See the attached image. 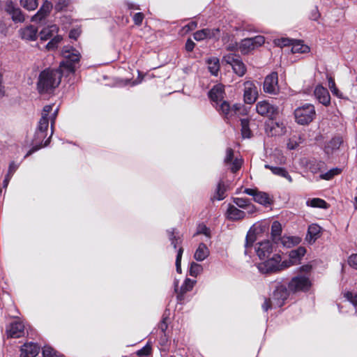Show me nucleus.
<instances>
[{"label": "nucleus", "mask_w": 357, "mask_h": 357, "mask_svg": "<svg viewBox=\"0 0 357 357\" xmlns=\"http://www.w3.org/2000/svg\"><path fill=\"white\" fill-rule=\"evenodd\" d=\"M61 70L46 69L42 71L39 75L38 89L39 93H49L56 88L61 79Z\"/></svg>", "instance_id": "obj_1"}, {"label": "nucleus", "mask_w": 357, "mask_h": 357, "mask_svg": "<svg viewBox=\"0 0 357 357\" xmlns=\"http://www.w3.org/2000/svg\"><path fill=\"white\" fill-rule=\"evenodd\" d=\"M63 61L60 63L61 70H66L68 73H74L81 58L78 50L71 46H65L62 50Z\"/></svg>", "instance_id": "obj_2"}, {"label": "nucleus", "mask_w": 357, "mask_h": 357, "mask_svg": "<svg viewBox=\"0 0 357 357\" xmlns=\"http://www.w3.org/2000/svg\"><path fill=\"white\" fill-rule=\"evenodd\" d=\"M296 121L300 125H307L316 116L315 107L312 104L305 103L294 111Z\"/></svg>", "instance_id": "obj_3"}, {"label": "nucleus", "mask_w": 357, "mask_h": 357, "mask_svg": "<svg viewBox=\"0 0 357 357\" xmlns=\"http://www.w3.org/2000/svg\"><path fill=\"white\" fill-rule=\"evenodd\" d=\"M58 31L59 28L55 24L47 26L40 31L39 36L41 40H47L52 38L46 45V48L48 50H54L57 47L58 44L61 41L62 37L61 36H54L57 33Z\"/></svg>", "instance_id": "obj_4"}, {"label": "nucleus", "mask_w": 357, "mask_h": 357, "mask_svg": "<svg viewBox=\"0 0 357 357\" xmlns=\"http://www.w3.org/2000/svg\"><path fill=\"white\" fill-rule=\"evenodd\" d=\"M262 261L257 264L259 271L263 274H269L278 272L279 262L281 261L280 255L275 254L271 258L261 259Z\"/></svg>", "instance_id": "obj_5"}, {"label": "nucleus", "mask_w": 357, "mask_h": 357, "mask_svg": "<svg viewBox=\"0 0 357 357\" xmlns=\"http://www.w3.org/2000/svg\"><path fill=\"white\" fill-rule=\"evenodd\" d=\"M222 61L230 65L237 75L242 77L245 74V66L239 56L229 53L223 56Z\"/></svg>", "instance_id": "obj_6"}, {"label": "nucleus", "mask_w": 357, "mask_h": 357, "mask_svg": "<svg viewBox=\"0 0 357 357\" xmlns=\"http://www.w3.org/2000/svg\"><path fill=\"white\" fill-rule=\"evenodd\" d=\"M265 42L262 36H257L253 38H248L242 40L239 44L238 49L242 54H246L255 48L260 47Z\"/></svg>", "instance_id": "obj_7"}, {"label": "nucleus", "mask_w": 357, "mask_h": 357, "mask_svg": "<svg viewBox=\"0 0 357 357\" xmlns=\"http://www.w3.org/2000/svg\"><path fill=\"white\" fill-rule=\"evenodd\" d=\"M311 286V282L308 278L305 276H296L293 278L289 282L288 288L290 291H307Z\"/></svg>", "instance_id": "obj_8"}, {"label": "nucleus", "mask_w": 357, "mask_h": 357, "mask_svg": "<svg viewBox=\"0 0 357 357\" xmlns=\"http://www.w3.org/2000/svg\"><path fill=\"white\" fill-rule=\"evenodd\" d=\"M256 112L262 116L272 119L278 113V107L267 100H261L256 104Z\"/></svg>", "instance_id": "obj_9"}, {"label": "nucleus", "mask_w": 357, "mask_h": 357, "mask_svg": "<svg viewBox=\"0 0 357 357\" xmlns=\"http://www.w3.org/2000/svg\"><path fill=\"white\" fill-rule=\"evenodd\" d=\"M47 135V133L36 130L34 137L32 140L33 146L31 150L28 151L25 157L30 155L32 153L40 149V148L47 146L50 142V139L52 135L50 134V137L46 139Z\"/></svg>", "instance_id": "obj_10"}, {"label": "nucleus", "mask_w": 357, "mask_h": 357, "mask_svg": "<svg viewBox=\"0 0 357 357\" xmlns=\"http://www.w3.org/2000/svg\"><path fill=\"white\" fill-rule=\"evenodd\" d=\"M224 164L225 166L228 167L232 172L236 173L241 169L243 165V160L241 158H234L233 149L231 148H227L224 158Z\"/></svg>", "instance_id": "obj_11"}, {"label": "nucleus", "mask_w": 357, "mask_h": 357, "mask_svg": "<svg viewBox=\"0 0 357 357\" xmlns=\"http://www.w3.org/2000/svg\"><path fill=\"white\" fill-rule=\"evenodd\" d=\"M263 89L265 93L270 94H276L279 91L277 73L273 72L265 77Z\"/></svg>", "instance_id": "obj_12"}, {"label": "nucleus", "mask_w": 357, "mask_h": 357, "mask_svg": "<svg viewBox=\"0 0 357 357\" xmlns=\"http://www.w3.org/2000/svg\"><path fill=\"white\" fill-rule=\"evenodd\" d=\"M258 91L255 84L251 81L244 83V101L247 104H252L257 98Z\"/></svg>", "instance_id": "obj_13"}, {"label": "nucleus", "mask_w": 357, "mask_h": 357, "mask_svg": "<svg viewBox=\"0 0 357 357\" xmlns=\"http://www.w3.org/2000/svg\"><path fill=\"white\" fill-rule=\"evenodd\" d=\"M215 107L218 112L224 115L227 119H229L233 116L237 114L238 111L241 108L238 105H234L233 107H231L229 104L225 100L220 102Z\"/></svg>", "instance_id": "obj_14"}, {"label": "nucleus", "mask_w": 357, "mask_h": 357, "mask_svg": "<svg viewBox=\"0 0 357 357\" xmlns=\"http://www.w3.org/2000/svg\"><path fill=\"white\" fill-rule=\"evenodd\" d=\"M314 96L318 102L328 107L331 105V96L326 88L317 85L314 90Z\"/></svg>", "instance_id": "obj_15"}, {"label": "nucleus", "mask_w": 357, "mask_h": 357, "mask_svg": "<svg viewBox=\"0 0 357 357\" xmlns=\"http://www.w3.org/2000/svg\"><path fill=\"white\" fill-rule=\"evenodd\" d=\"M54 105H47L43 107L42 116L38 122L36 130L47 134L50 119L48 115L53 109Z\"/></svg>", "instance_id": "obj_16"}, {"label": "nucleus", "mask_w": 357, "mask_h": 357, "mask_svg": "<svg viewBox=\"0 0 357 357\" xmlns=\"http://www.w3.org/2000/svg\"><path fill=\"white\" fill-rule=\"evenodd\" d=\"M5 10L8 13L15 23L23 22L25 20L20 8L16 7L12 1L6 3Z\"/></svg>", "instance_id": "obj_17"}, {"label": "nucleus", "mask_w": 357, "mask_h": 357, "mask_svg": "<svg viewBox=\"0 0 357 357\" xmlns=\"http://www.w3.org/2000/svg\"><path fill=\"white\" fill-rule=\"evenodd\" d=\"M288 297L287 289L284 286L278 287L273 291L272 299L273 300V305L275 307H280L284 303V301Z\"/></svg>", "instance_id": "obj_18"}, {"label": "nucleus", "mask_w": 357, "mask_h": 357, "mask_svg": "<svg viewBox=\"0 0 357 357\" xmlns=\"http://www.w3.org/2000/svg\"><path fill=\"white\" fill-rule=\"evenodd\" d=\"M257 256L260 259H265L269 257L273 252V246L269 241L258 243L255 247Z\"/></svg>", "instance_id": "obj_19"}, {"label": "nucleus", "mask_w": 357, "mask_h": 357, "mask_svg": "<svg viewBox=\"0 0 357 357\" xmlns=\"http://www.w3.org/2000/svg\"><path fill=\"white\" fill-rule=\"evenodd\" d=\"M52 3L49 1H45L38 12L31 17V21L40 22L45 19L52 9Z\"/></svg>", "instance_id": "obj_20"}, {"label": "nucleus", "mask_w": 357, "mask_h": 357, "mask_svg": "<svg viewBox=\"0 0 357 357\" xmlns=\"http://www.w3.org/2000/svg\"><path fill=\"white\" fill-rule=\"evenodd\" d=\"M24 326L20 321L12 323L6 329L8 337L11 338H19L24 335Z\"/></svg>", "instance_id": "obj_21"}, {"label": "nucleus", "mask_w": 357, "mask_h": 357, "mask_svg": "<svg viewBox=\"0 0 357 357\" xmlns=\"http://www.w3.org/2000/svg\"><path fill=\"white\" fill-rule=\"evenodd\" d=\"M22 39L28 41H34L38 38V28L33 25H29L19 30Z\"/></svg>", "instance_id": "obj_22"}, {"label": "nucleus", "mask_w": 357, "mask_h": 357, "mask_svg": "<svg viewBox=\"0 0 357 357\" xmlns=\"http://www.w3.org/2000/svg\"><path fill=\"white\" fill-rule=\"evenodd\" d=\"M234 204L240 208H242L248 214L251 215L256 211V207L250 202L248 199L241 197L233 198Z\"/></svg>", "instance_id": "obj_23"}, {"label": "nucleus", "mask_w": 357, "mask_h": 357, "mask_svg": "<svg viewBox=\"0 0 357 357\" xmlns=\"http://www.w3.org/2000/svg\"><path fill=\"white\" fill-rule=\"evenodd\" d=\"M246 214L248 213L245 211L231 204H229L226 212L227 218L232 221L242 220L245 218Z\"/></svg>", "instance_id": "obj_24"}, {"label": "nucleus", "mask_w": 357, "mask_h": 357, "mask_svg": "<svg viewBox=\"0 0 357 357\" xmlns=\"http://www.w3.org/2000/svg\"><path fill=\"white\" fill-rule=\"evenodd\" d=\"M40 351V347L35 343H26L21 348L20 357H36Z\"/></svg>", "instance_id": "obj_25"}, {"label": "nucleus", "mask_w": 357, "mask_h": 357, "mask_svg": "<svg viewBox=\"0 0 357 357\" xmlns=\"http://www.w3.org/2000/svg\"><path fill=\"white\" fill-rule=\"evenodd\" d=\"M321 228L317 224H312L308 227L306 235V241L310 243H314L321 236Z\"/></svg>", "instance_id": "obj_26"}, {"label": "nucleus", "mask_w": 357, "mask_h": 357, "mask_svg": "<svg viewBox=\"0 0 357 357\" xmlns=\"http://www.w3.org/2000/svg\"><path fill=\"white\" fill-rule=\"evenodd\" d=\"M219 32L218 29H204L202 30H199L194 33V38L197 41H201L207 38H212L216 36L217 33Z\"/></svg>", "instance_id": "obj_27"}, {"label": "nucleus", "mask_w": 357, "mask_h": 357, "mask_svg": "<svg viewBox=\"0 0 357 357\" xmlns=\"http://www.w3.org/2000/svg\"><path fill=\"white\" fill-rule=\"evenodd\" d=\"M209 97L211 100L218 105L223 100L224 88L222 85L214 86L209 91Z\"/></svg>", "instance_id": "obj_28"}, {"label": "nucleus", "mask_w": 357, "mask_h": 357, "mask_svg": "<svg viewBox=\"0 0 357 357\" xmlns=\"http://www.w3.org/2000/svg\"><path fill=\"white\" fill-rule=\"evenodd\" d=\"M209 254L208 247L204 243H201L195 250L194 258L198 261H202L208 257Z\"/></svg>", "instance_id": "obj_29"}, {"label": "nucleus", "mask_w": 357, "mask_h": 357, "mask_svg": "<svg viewBox=\"0 0 357 357\" xmlns=\"http://www.w3.org/2000/svg\"><path fill=\"white\" fill-rule=\"evenodd\" d=\"M265 168L270 169L275 175L285 178L289 182H292V178L288 172L283 167H274L269 165H265Z\"/></svg>", "instance_id": "obj_30"}, {"label": "nucleus", "mask_w": 357, "mask_h": 357, "mask_svg": "<svg viewBox=\"0 0 357 357\" xmlns=\"http://www.w3.org/2000/svg\"><path fill=\"white\" fill-rule=\"evenodd\" d=\"M306 250L305 248L299 247L297 249L290 251L289 258L294 263L295 265H296L300 262Z\"/></svg>", "instance_id": "obj_31"}, {"label": "nucleus", "mask_w": 357, "mask_h": 357, "mask_svg": "<svg viewBox=\"0 0 357 357\" xmlns=\"http://www.w3.org/2000/svg\"><path fill=\"white\" fill-rule=\"evenodd\" d=\"M282 225L278 221H274L271 225V236L273 241L278 243L281 237Z\"/></svg>", "instance_id": "obj_32"}, {"label": "nucleus", "mask_w": 357, "mask_h": 357, "mask_svg": "<svg viewBox=\"0 0 357 357\" xmlns=\"http://www.w3.org/2000/svg\"><path fill=\"white\" fill-rule=\"evenodd\" d=\"M291 45L292 53H307L310 51V47L301 40H293Z\"/></svg>", "instance_id": "obj_33"}, {"label": "nucleus", "mask_w": 357, "mask_h": 357, "mask_svg": "<svg viewBox=\"0 0 357 357\" xmlns=\"http://www.w3.org/2000/svg\"><path fill=\"white\" fill-rule=\"evenodd\" d=\"M301 238L296 236H282L280 240V243L284 247L291 248L296 245L299 244Z\"/></svg>", "instance_id": "obj_34"}, {"label": "nucleus", "mask_w": 357, "mask_h": 357, "mask_svg": "<svg viewBox=\"0 0 357 357\" xmlns=\"http://www.w3.org/2000/svg\"><path fill=\"white\" fill-rule=\"evenodd\" d=\"M208 70L213 75H217L220 70L219 59L216 57H212L207 59Z\"/></svg>", "instance_id": "obj_35"}, {"label": "nucleus", "mask_w": 357, "mask_h": 357, "mask_svg": "<svg viewBox=\"0 0 357 357\" xmlns=\"http://www.w3.org/2000/svg\"><path fill=\"white\" fill-rule=\"evenodd\" d=\"M254 201L264 206H267L271 202L269 195L266 192L260 191H258L256 194Z\"/></svg>", "instance_id": "obj_36"}, {"label": "nucleus", "mask_w": 357, "mask_h": 357, "mask_svg": "<svg viewBox=\"0 0 357 357\" xmlns=\"http://www.w3.org/2000/svg\"><path fill=\"white\" fill-rule=\"evenodd\" d=\"M195 284V281L186 278L184 280L183 284L181 285L180 291L178 292V298H180L181 296H182L187 291H189L192 289Z\"/></svg>", "instance_id": "obj_37"}, {"label": "nucleus", "mask_w": 357, "mask_h": 357, "mask_svg": "<svg viewBox=\"0 0 357 357\" xmlns=\"http://www.w3.org/2000/svg\"><path fill=\"white\" fill-rule=\"evenodd\" d=\"M327 79L328 82V88L330 89L333 95L337 96L339 98H342V93H341L339 91V89L336 87L334 79L331 76L327 75Z\"/></svg>", "instance_id": "obj_38"}, {"label": "nucleus", "mask_w": 357, "mask_h": 357, "mask_svg": "<svg viewBox=\"0 0 357 357\" xmlns=\"http://www.w3.org/2000/svg\"><path fill=\"white\" fill-rule=\"evenodd\" d=\"M169 239L171 241V244L174 247V248H177V245L181 243V236L175 233V229H172L171 230L167 231Z\"/></svg>", "instance_id": "obj_39"}, {"label": "nucleus", "mask_w": 357, "mask_h": 357, "mask_svg": "<svg viewBox=\"0 0 357 357\" xmlns=\"http://www.w3.org/2000/svg\"><path fill=\"white\" fill-rule=\"evenodd\" d=\"M307 204L314 208H327L328 204L321 199L313 198L307 202Z\"/></svg>", "instance_id": "obj_40"}, {"label": "nucleus", "mask_w": 357, "mask_h": 357, "mask_svg": "<svg viewBox=\"0 0 357 357\" xmlns=\"http://www.w3.org/2000/svg\"><path fill=\"white\" fill-rule=\"evenodd\" d=\"M241 134L243 138H249L251 136V131L249 128V121L248 119H241Z\"/></svg>", "instance_id": "obj_41"}, {"label": "nucleus", "mask_w": 357, "mask_h": 357, "mask_svg": "<svg viewBox=\"0 0 357 357\" xmlns=\"http://www.w3.org/2000/svg\"><path fill=\"white\" fill-rule=\"evenodd\" d=\"M342 172V169L340 168H333L328 171L327 172L322 174L320 175V178L324 180H331L335 176L340 174Z\"/></svg>", "instance_id": "obj_42"}, {"label": "nucleus", "mask_w": 357, "mask_h": 357, "mask_svg": "<svg viewBox=\"0 0 357 357\" xmlns=\"http://www.w3.org/2000/svg\"><path fill=\"white\" fill-rule=\"evenodd\" d=\"M21 5L28 10H33L38 7L37 0H20Z\"/></svg>", "instance_id": "obj_43"}, {"label": "nucleus", "mask_w": 357, "mask_h": 357, "mask_svg": "<svg viewBox=\"0 0 357 357\" xmlns=\"http://www.w3.org/2000/svg\"><path fill=\"white\" fill-rule=\"evenodd\" d=\"M42 353L43 357H61L56 351L49 346L44 347Z\"/></svg>", "instance_id": "obj_44"}, {"label": "nucleus", "mask_w": 357, "mask_h": 357, "mask_svg": "<svg viewBox=\"0 0 357 357\" xmlns=\"http://www.w3.org/2000/svg\"><path fill=\"white\" fill-rule=\"evenodd\" d=\"M203 271L202 266L195 262H192L190 268V275L193 277H197Z\"/></svg>", "instance_id": "obj_45"}, {"label": "nucleus", "mask_w": 357, "mask_h": 357, "mask_svg": "<svg viewBox=\"0 0 357 357\" xmlns=\"http://www.w3.org/2000/svg\"><path fill=\"white\" fill-rule=\"evenodd\" d=\"M255 234H250L249 232L247 234L246 239H245V255L248 254L249 249L252 246L253 243L255 242Z\"/></svg>", "instance_id": "obj_46"}, {"label": "nucleus", "mask_w": 357, "mask_h": 357, "mask_svg": "<svg viewBox=\"0 0 357 357\" xmlns=\"http://www.w3.org/2000/svg\"><path fill=\"white\" fill-rule=\"evenodd\" d=\"M183 253V249L182 247L179 248L177 252L176 259V269L178 273H181V258Z\"/></svg>", "instance_id": "obj_47"}, {"label": "nucleus", "mask_w": 357, "mask_h": 357, "mask_svg": "<svg viewBox=\"0 0 357 357\" xmlns=\"http://www.w3.org/2000/svg\"><path fill=\"white\" fill-rule=\"evenodd\" d=\"M225 188L224 185L220 182L217 186L216 198L218 200H222L225 198Z\"/></svg>", "instance_id": "obj_48"}, {"label": "nucleus", "mask_w": 357, "mask_h": 357, "mask_svg": "<svg viewBox=\"0 0 357 357\" xmlns=\"http://www.w3.org/2000/svg\"><path fill=\"white\" fill-rule=\"evenodd\" d=\"M204 234L206 237L210 238L211 237V231L208 227H207L205 225H199L196 234Z\"/></svg>", "instance_id": "obj_49"}, {"label": "nucleus", "mask_w": 357, "mask_h": 357, "mask_svg": "<svg viewBox=\"0 0 357 357\" xmlns=\"http://www.w3.org/2000/svg\"><path fill=\"white\" fill-rule=\"evenodd\" d=\"M294 265V263L289 258L282 261L281 260L280 262H279L278 272Z\"/></svg>", "instance_id": "obj_50"}, {"label": "nucleus", "mask_w": 357, "mask_h": 357, "mask_svg": "<svg viewBox=\"0 0 357 357\" xmlns=\"http://www.w3.org/2000/svg\"><path fill=\"white\" fill-rule=\"evenodd\" d=\"M293 40L289 38H282L275 40V44L280 47H286L291 45Z\"/></svg>", "instance_id": "obj_51"}, {"label": "nucleus", "mask_w": 357, "mask_h": 357, "mask_svg": "<svg viewBox=\"0 0 357 357\" xmlns=\"http://www.w3.org/2000/svg\"><path fill=\"white\" fill-rule=\"evenodd\" d=\"M342 143V138H340V137H335V138H333L331 140V142L329 143L328 147L331 146L333 150L337 149L340 146Z\"/></svg>", "instance_id": "obj_52"}, {"label": "nucleus", "mask_w": 357, "mask_h": 357, "mask_svg": "<svg viewBox=\"0 0 357 357\" xmlns=\"http://www.w3.org/2000/svg\"><path fill=\"white\" fill-rule=\"evenodd\" d=\"M344 296L354 305H357V294L348 291L345 293Z\"/></svg>", "instance_id": "obj_53"}, {"label": "nucleus", "mask_w": 357, "mask_h": 357, "mask_svg": "<svg viewBox=\"0 0 357 357\" xmlns=\"http://www.w3.org/2000/svg\"><path fill=\"white\" fill-rule=\"evenodd\" d=\"M272 307H276L273 305V300L272 298H265L264 302L262 305V309L264 311L266 312L269 309H271Z\"/></svg>", "instance_id": "obj_54"}, {"label": "nucleus", "mask_w": 357, "mask_h": 357, "mask_svg": "<svg viewBox=\"0 0 357 357\" xmlns=\"http://www.w3.org/2000/svg\"><path fill=\"white\" fill-rule=\"evenodd\" d=\"M144 18V15L142 13H137L132 17L134 23L137 26H140L142 24Z\"/></svg>", "instance_id": "obj_55"}, {"label": "nucleus", "mask_w": 357, "mask_h": 357, "mask_svg": "<svg viewBox=\"0 0 357 357\" xmlns=\"http://www.w3.org/2000/svg\"><path fill=\"white\" fill-rule=\"evenodd\" d=\"M197 26V22L195 21H192L189 24H186L182 28V30L184 33H188L190 31L195 29Z\"/></svg>", "instance_id": "obj_56"}, {"label": "nucleus", "mask_w": 357, "mask_h": 357, "mask_svg": "<svg viewBox=\"0 0 357 357\" xmlns=\"http://www.w3.org/2000/svg\"><path fill=\"white\" fill-rule=\"evenodd\" d=\"M58 112H59V108L56 107L54 109V112L50 116V114L48 115V119H50V121L51 122V135L53 134V127L54 125L55 119L56 118Z\"/></svg>", "instance_id": "obj_57"}, {"label": "nucleus", "mask_w": 357, "mask_h": 357, "mask_svg": "<svg viewBox=\"0 0 357 357\" xmlns=\"http://www.w3.org/2000/svg\"><path fill=\"white\" fill-rule=\"evenodd\" d=\"M68 4V0H59L56 4L55 5V10L56 11H61L64 8H66Z\"/></svg>", "instance_id": "obj_58"}, {"label": "nucleus", "mask_w": 357, "mask_h": 357, "mask_svg": "<svg viewBox=\"0 0 357 357\" xmlns=\"http://www.w3.org/2000/svg\"><path fill=\"white\" fill-rule=\"evenodd\" d=\"M349 264L357 270V254L352 255L348 260Z\"/></svg>", "instance_id": "obj_59"}, {"label": "nucleus", "mask_w": 357, "mask_h": 357, "mask_svg": "<svg viewBox=\"0 0 357 357\" xmlns=\"http://www.w3.org/2000/svg\"><path fill=\"white\" fill-rule=\"evenodd\" d=\"M151 351V347L149 346H145L142 349L138 350L137 351V354L138 356H146L149 354Z\"/></svg>", "instance_id": "obj_60"}, {"label": "nucleus", "mask_w": 357, "mask_h": 357, "mask_svg": "<svg viewBox=\"0 0 357 357\" xmlns=\"http://www.w3.org/2000/svg\"><path fill=\"white\" fill-rule=\"evenodd\" d=\"M195 43L191 39L187 40V41L185 43V46L186 51L192 52L193 50V49L195 48Z\"/></svg>", "instance_id": "obj_61"}, {"label": "nucleus", "mask_w": 357, "mask_h": 357, "mask_svg": "<svg viewBox=\"0 0 357 357\" xmlns=\"http://www.w3.org/2000/svg\"><path fill=\"white\" fill-rule=\"evenodd\" d=\"M17 168H18L17 165H16L14 162H10L9 165L8 171L7 174L12 176Z\"/></svg>", "instance_id": "obj_62"}, {"label": "nucleus", "mask_w": 357, "mask_h": 357, "mask_svg": "<svg viewBox=\"0 0 357 357\" xmlns=\"http://www.w3.org/2000/svg\"><path fill=\"white\" fill-rule=\"evenodd\" d=\"M320 17V13H319L317 8L312 10L310 14V19L313 20H317Z\"/></svg>", "instance_id": "obj_63"}, {"label": "nucleus", "mask_w": 357, "mask_h": 357, "mask_svg": "<svg viewBox=\"0 0 357 357\" xmlns=\"http://www.w3.org/2000/svg\"><path fill=\"white\" fill-rule=\"evenodd\" d=\"M80 34V31L78 29H73L69 33V37L76 40Z\"/></svg>", "instance_id": "obj_64"}]
</instances>
